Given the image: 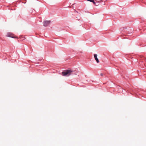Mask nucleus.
I'll return each mask as SVG.
<instances>
[{
  "label": "nucleus",
  "instance_id": "nucleus-1",
  "mask_svg": "<svg viewBox=\"0 0 146 146\" xmlns=\"http://www.w3.org/2000/svg\"><path fill=\"white\" fill-rule=\"evenodd\" d=\"M72 72V71L70 70H67L62 72V74L63 76H69Z\"/></svg>",
  "mask_w": 146,
  "mask_h": 146
},
{
  "label": "nucleus",
  "instance_id": "nucleus-2",
  "mask_svg": "<svg viewBox=\"0 0 146 146\" xmlns=\"http://www.w3.org/2000/svg\"><path fill=\"white\" fill-rule=\"evenodd\" d=\"M7 37H11L13 38H17V37L16 36H15L14 34L10 33H8L7 34Z\"/></svg>",
  "mask_w": 146,
  "mask_h": 146
},
{
  "label": "nucleus",
  "instance_id": "nucleus-3",
  "mask_svg": "<svg viewBox=\"0 0 146 146\" xmlns=\"http://www.w3.org/2000/svg\"><path fill=\"white\" fill-rule=\"evenodd\" d=\"M50 21H45L44 22L43 25L44 26H47L50 24Z\"/></svg>",
  "mask_w": 146,
  "mask_h": 146
},
{
  "label": "nucleus",
  "instance_id": "nucleus-5",
  "mask_svg": "<svg viewBox=\"0 0 146 146\" xmlns=\"http://www.w3.org/2000/svg\"><path fill=\"white\" fill-rule=\"evenodd\" d=\"M87 0L88 1H89L91 2H92L94 4L95 3V2L94 1V0Z\"/></svg>",
  "mask_w": 146,
  "mask_h": 146
},
{
  "label": "nucleus",
  "instance_id": "nucleus-4",
  "mask_svg": "<svg viewBox=\"0 0 146 146\" xmlns=\"http://www.w3.org/2000/svg\"><path fill=\"white\" fill-rule=\"evenodd\" d=\"M94 57L95 58V59L97 61V63H98L99 62V61L98 59L97 58V55L96 54H94Z\"/></svg>",
  "mask_w": 146,
  "mask_h": 146
}]
</instances>
